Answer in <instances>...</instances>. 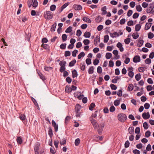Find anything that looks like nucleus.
Masks as SVG:
<instances>
[{"mask_svg":"<svg viewBox=\"0 0 154 154\" xmlns=\"http://www.w3.org/2000/svg\"><path fill=\"white\" fill-rule=\"evenodd\" d=\"M118 119L121 122H124L127 119L126 115L123 113H120L118 114Z\"/></svg>","mask_w":154,"mask_h":154,"instance_id":"obj_1","label":"nucleus"},{"mask_svg":"<svg viewBox=\"0 0 154 154\" xmlns=\"http://www.w3.org/2000/svg\"><path fill=\"white\" fill-rule=\"evenodd\" d=\"M44 16L46 19L49 20L52 18L53 14L50 11H47L45 13Z\"/></svg>","mask_w":154,"mask_h":154,"instance_id":"obj_2","label":"nucleus"},{"mask_svg":"<svg viewBox=\"0 0 154 154\" xmlns=\"http://www.w3.org/2000/svg\"><path fill=\"white\" fill-rule=\"evenodd\" d=\"M91 121L94 128H97L98 127H99V125L97 122L96 120L94 119L93 118H91Z\"/></svg>","mask_w":154,"mask_h":154,"instance_id":"obj_3","label":"nucleus"},{"mask_svg":"<svg viewBox=\"0 0 154 154\" xmlns=\"http://www.w3.org/2000/svg\"><path fill=\"white\" fill-rule=\"evenodd\" d=\"M40 143L37 142L34 146V150L35 151V154H39L38 149L40 146Z\"/></svg>","mask_w":154,"mask_h":154,"instance_id":"obj_4","label":"nucleus"},{"mask_svg":"<svg viewBox=\"0 0 154 154\" xmlns=\"http://www.w3.org/2000/svg\"><path fill=\"white\" fill-rule=\"evenodd\" d=\"M142 117L144 119H149L150 117V115L149 113L148 112L146 113L145 112L143 113Z\"/></svg>","mask_w":154,"mask_h":154,"instance_id":"obj_5","label":"nucleus"},{"mask_svg":"<svg viewBox=\"0 0 154 154\" xmlns=\"http://www.w3.org/2000/svg\"><path fill=\"white\" fill-rule=\"evenodd\" d=\"M52 126L54 128L55 131L57 132L58 131V125L56 124L55 121L54 120L52 121Z\"/></svg>","mask_w":154,"mask_h":154,"instance_id":"obj_6","label":"nucleus"},{"mask_svg":"<svg viewBox=\"0 0 154 154\" xmlns=\"http://www.w3.org/2000/svg\"><path fill=\"white\" fill-rule=\"evenodd\" d=\"M140 56L138 55L135 56L133 58V61L134 63L140 62Z\"/></svg>","mask_w":154,"mask_h":154,"instance_id":"obj_7","label":"nucleus"},{"mask_svg":"<svg viewBox=\"0 0 154 154\" xmlns=\"http://www.w3.org/2000/svg\"><path fill=\"white\" fill-rule=\"evenodd\" d=\"M73 7L75 10H80L82 9V7L80 5H74Z\"/></svg>","mask_w":154,"mask_h":154,"instance_id":"obj_8","label":"nucleus"},{"mask_svg":"<svg viewBox=\"0 0 154 154\" xmlns=\"http://www.w3.org/2000/svg\"><path fill=\"white\" fill-rule=\"evenodd\" d=\"M72 77L73 78L76 77L78 76V74L77 71L75 69H74L72 72Z\"/></svg>","mask_w":154,"mask_h":154,"instance_id":"obj_9","label":"nucleus"},{"mask_svg":"<svg viewBox=\"0 0 154 154\" xmlns=\"http://www.w3.org/2000/svg\"><path fill=\"white\" fill-rule=\"evenodd\" d=\"M128 131L131 134H132L134 133V127H130L128 128Z\"/></svg>","mask_w":154,"mask_h":154,"instance_id":"obj_10","label":"nucleus"},{"mask_svg":"<svg viewBox=\"0 0 154 154\" xmlns=\"http://www.w3.org/2000/svg\"><path fill=\"white\" fill-rule=\"evenodd\" d=\"M57 25L56 23H55L51 26V31L52 32H54L55 31L56 26Z\"/></svg>","mask_w":154,"mask_h":154,"instance_id":"obj_11","label":"nucleus"},{"mask_svg":"<svg viewBox=\"0 0 154 154\" xmlns=\"http://www.w3.org/2000/svg\"><path fill=\"white\" fill-rule=\"evenodd\" d=\"M151 23H147L146 24L145 26V29L146 30H147L149 29L151 26Z\"/></svg>","mask_w":154,"mask_h":154,"instance_id":"obj_12","label":"nucleus"},{"mask_svg":"<svg viewBox=\"0 0 154 154\" xmlns=\"http://www.w3.org/2000/svg\"><path fill=\"white\" fill-rule=\"evenodd\" d=\"M76 60L74 59L69 62V66L70 67H72L74 66L76 63Z\"/></svg>","mask_w":154,"mask_h":154,"instance_id":"obj_13","label":"nucleus"},{"mask_svg":"<svg viewBox=\"0 0 154 154\" xmlns=\"http://www.w3.org/2000/svg\"><path fill=\"white\" fill-rule=\"evenodd\" d=\"M38 73L40 78L43 81H44L46 79L45 77L40 72H38Z\"/></svg>","mask_w":154,"mask_h":154,"instance_id":"obj_14","label":"nucleus"},{"mask_svg":"<svg viewBox=\"0 0 154 154\" xmlns=\"http://www.w3.org/2000/svg\"><path fill=\"white\" fill-rule=\"evenodd\" d=\"M141 27V25L139 24L136 25L135 26V31L137 32L139 31Z\"/></svg>","mask_w":154,"mask_h":154,"instance_id":"obj_15","label":"nucleus"},{"mask_svg":"<svg viewBox=\"0 0 154 154\" xmlns=\"http://www.w3.org/2000/svg\"><path fill=\"white\" fill-rule=\"evenodd\" d=\"M82 20L86 22H87L89 23H91V20H90V19L85 17H84Z\"/></svg>","mask_w":154,"mask_h":154,"instance_id":"obj_16","label":"nucleus"},{"mask_svg":"<svg viewBox=\"0 0 154 154\" xmlns=\"http://www.w3.org/2000/svg\"><path fill=\"white\" fill-rule=\"evenodd\" d=\"M113 54L117 57V58H116V59H118L119 58V56H118V50H114L112 52Z\"/></svg>","mask_w":154,"mask_h":154,"instance_id":"obj_17","label":"nucleus"},{"mask_svg":"<svg viewBox=\"0 0 154 154\" xmlns=\"http://www.w3.org/2000/svg\"><path fill=\"white\" fill-rule=\"evenodd\" d=\"M139 36V35L138 32L134 33L132 34V37L134 39H137Z\"/></svg>","mask_w":154,"mask_h":154,"instance_id":"obj_18","label":"nucleus"},{"mask_svg":"<svg viewBox=\"0 0 154 154\" xmlns=\"http://www.w3.org/2000/svg\"><path fill=\"white\" fill-rule=\"evenodd\" d=\"M81 108V107L80 105L79 104H76L75 106V112H79Z\"/></svg>","mask_w":154,"mask_h":154,"instance_id":"obj_19","label":"nucleus"},{"mask_svg":"<svg viewBox=\"0 0 154 154\" xmlns=\"http://www.w3.org/2000/svg\"><path fill=\"white\" fill-rule=\"evenodd\" d=\"M102 18L100 16H98L95 19V21L97 23H99L101 22Z\"/></svg>","mask_w":154,"mask_h":154,"instance_id":"obj_20","label":"nucleus"},{"mask_svg":"<svg viewBox=\"0 0 154 154\" xmlns=\"http://www.w3.org/2000/svg\"><path fill=\"white\" fill-rule=\"evenodd\" d=\"M91 33L89 32H86L84 34V36L85 38H89L91 36Z\"/></svg>","mask_w":154,"mask_h":154,"instance_id":"obj_21","label":"nucleus"},{"mask_svg":"<svg viewBox=\"0 0 154 154\" xmlns=\"http://www.w3.org/2000/svg\"><path fill=\"white\" fill-rule=\"evenodd\" d=\"M106 7L104 6L101 8V11H103L102 13V15H105L107 13V12L106 11Z\"/></svg>","mask_w":154,"mask_h":154,"instance_id":"obj_22","label":"nucleus"},{"mask_svg":"<svg viewBox=\"0 0 154 154\" xmlns=\"http://www.w3.org/2000/svg\"><path fill=\"white\" fill-rule=\"evenodd\" d=\"M109 40V36L108 35H106L104 36L103 42L105 43H107Z\"/></svg>","mask_w":154,"mask_h":154,"instance_id":"obj_23","label":"nucleus"},{"mask_svg":"<svg viewBox=\"0 0 154 154\" xmlns=\"http://www.w3.org/2000/svg\"><path fill=\"white\" fill-rule=\"evenodd\" d=\"M94 68L93 66H91L90 67L88 71V72L89 74H92L94 72Z\"/></svg>","mask_w":154,"mask_h":154,"instance_id":"obj_24","label":"nucleus"},{"mask_svg":"<svg viewBox=\"0 0 154 154\" xmlns=\"http://www.w3.org/2000/svg\"><path fill=\"white\" fill-rule=\"evenodd\" d=\"M85 55V54L84 52H81L78 56V58L79 59H80L82 57H83Z\"/></svg>","mask_w":154,"mask_h":154,"instance_id":"obj_25","label":"nucleus"},{"mask_svg":"<svg viewBox=\"0 0 154 154\" xmlns=\"http://www.w3.org/2000/svg\"><path fill=\"white\" fill-rule=\"evenodd\" d=\"M66 62L64 60H62L60 62L59 65L60 66H65Z\"/></svg>","mask_w":154,"mask_h":154,"instance_id":"obj_26","label":"nucleus"},{"mask_svg":"<svg viewBox=\"0 0 154 154\" xmlns=\"http://www.w3.org/2000/svg\"><path fill=\"white\" fill-rule=\"evenodd\" d=\"M112 57V54L110 53H107L106 54V57L107 59H110Z\"/></svg>","mask_w":154,"mask_h":154,"instance_id":"obj_27","label":"nucleus"},{"mask_svg":"<svg viewBox=\"0 0 154 154\" xmlns=\"http://www.w3.org/2000/svg\"><path fill=\"white\" fill-rule=\"evenodd\" d=\"M135 78L136 79V80L137 81H139L141 78V76L140 74V73H138L137 74L135 75Z\"/></svg>","mask_w":154,"mask_h":154,"instance_id":"obj_28","label":"nucleus"},{"mask_svg":"<svg viewBox=\"0 0 154 154\" xmlns=\"http://www.w3.org/2000/svg\"><path fill=\"white\" fill-rule=\"evenodd\" d=\"M72 30V27L71 26H69L66 29L65 32L67 33H70Z\"/></svg>","mask_w":154,"mask_h":154,"instance_id":"obj_29","label":"nucleus"},{"mask_svg":"<svg viewBox=\"0 0 154 154\" xmlns=\"http://www.w3.org/2000/svg\"><path fill=\"white\" fill-rule=\"evenodd\" d=\"M95 103H91L89 107V109L90 110H93V108L95 106Z\"/></svg>","mask_w":154,"mask_h":154,"instance_id":"obj_30","label":"nucleus"},{"mask_svg":"<svg viewBox=\"0 0 154 154\" xmlns=\"http://www.w3.org/2000/svg\"><path fill=\"white\" fill-rule=\"evenodd\" d=\"M17 143L20 144H21L23 142L22 139L20 137H17Z\"/></svg>","mask_w":154,"mask_h":154,"instance_id":"obj_31","label":"nucleus"},{"mask_svg":"<svg viewBox=\"0 0 154 154\" xmlns=\"http://www.w3.org/2000/svg\"><path fill=\"white\" fill-rule=\"evenodd\" d=\"M69 4V2H67L65 3L63 5H62L61 7V11H62Z\"/></svg>","mask_w":154,"mask_h":154,"instance_id":"obj_32","label":"nucleus"},{"mask_svg":"<svg viewBox=\"0 0 154 154\" xmlns=\"http://www.w3.org/2000/svg\"><path fill=\"white\" fill-rule=\"evenodd\" d=\"M56 7L55 5H52L51 6L50 9L51 11H54L55 10Z\"/></svg>","mask_w":154,"mask_h":154,"instance_id":"obj_33","label":"nucleus"},{"mask_svg":"<svg viewBox=\"0 0 154 154\" xmlns=\"http://www.w3.org/2000/svg\"><path fill=\"white\" fill-rule=\"evenodd\" d=\"M136 8L137 10L139 12H140L142 10V8L140 5H137L136 7Z\"/></svg>","mask_w":154,"mask_h":154,"instance_id":"obj_34","label":"nucleus"},{"mask_svg":"<svg viewBox=\"0 0 154 154\" xmlns=\"http://www.w3.org/2000/svg\"><path fill=\"white\" fill-rule=\"evenodd\" d=\"M143 43V40H140L139 43L137 44V46L138 47H141Z\"/></svg>","mask_w":154,"mask_h":154,"instance_id":"obj_35","label":"nucleus"},{"mask_svg":"<svg viewBox=\"0 0 154 154\" xmlns=\"http://www.w3.org/2000/svg\"><path fill=\"white\" fill-rule=\"evenodd\" d=\"M65 91L67 92H71L72 91L71 88H70L69 86H66V87Z\"/></svg>","mask_w":154,"mask_h":154,"instance_id":"obj_36","label":"nucleus"},{"mask_svg":"<svg viewBox=\"0 0 154 154\" xmlns=\"http://www.w3.org/2000/svg\"><path fill=\"white\" fill-rule=\"evenodd\" d=\"M143 127L145 129H147L149 128L148 123L146 122H145L143 124Z\"/></svg>","mask_w":154,"mask_h":154,"instance_id":"obj_37","label":"nucleus"},{"mask_svg":"<svg viewBox=\"0 0 154 154\" xmlns=\"http://www.w3.org/2000/svg\"><path fill=\"white\" fill-rule=\"evenodd\" d=\"M80 140L79 138L76 139L75 142V143L76 146H78L80 143Z\"/></svg>","mask_w":154,"mask_h":154,"instance_id":"obj_38","label":"nucleus"},{"mask_svg":"<svg viewBox=\"0 0 154 154\" xmlns=\"http://www.w3.org/2000/svg\"><path fill=\"white\" fill-rule=\"evenodd\" d=\"M62 40L63 42L66 41L67 40V36L66 34H63L62 36Z\"/></svg>","mask_w":154,"mask_h":154,"instance_id":"obj_39","label":"nucleus"},{"mask_svg":"<svg viewBox=\"0 0 154 154\" xmlns=\"http://www.w3.org/2000/svg\"><path fill=\"white\" fill-rule=\"evenodd\" d=\"M151 135V132L149 131H147L145 133V136L146 137H148Z\"/></svg>","mask_w":154,"mask_h":154,"instance_id":"obj_40","label":"nucleus"},{"mask_svg":"<svg viewBox=\"0 0 154 154\" xmlns=\"http://www.w3.org/2000/svg\"><path fill=\"white\" fill-rule=\"evenodd\" d=\"M66 43L62 44L60 45V47L61 49H65L66 48Z\"/></svg>","mask_w":154,"mask_h":154,"instance_id":"obj_41","label":"nucleus"},{"mask_svg":"<svg viewBox=\"0 0 154 154\" xmlns=\"http://www.w3.org/2000/svg\"><path fill=\"white\" fill-rule=\"evenodd\" d=\"M70 55H71V53L70 51H67L65 52L64 56L65 57L69 56H70Z\"/></svg>","mask_w":154,"mask_h":154,"instance_id":"obj_42","label":"nucleus"},{"mask_svg":"<svg viewBox=\"0 0 154 154\" xmlns=\"http://www.w3.org/2000/svg\"><path fill=\"white\" fill-rule=\"evenodd\" d=\"M78 51L77 50H74L72 53V55L73 57H75L76 56V54L77 53Z\"/></svg>","mask_w":154,"mask_h":154,"instance_id":"obj_43","label":"nucleus"},{"mask_svg":"<svg viewBox=\"0 0 154 154\" xmlns=\"http://www.w3.org/2000/svg\"><path fill=\"white\" fill-rule=\"evenodd\" d=\"M145 63L148 64H150L151 62V60L150 58H147L145 60Z\"/></svg>","mask_w":154,"mask_h":154,"instance_id":"obj_44","label":"nucleus"},{"mask_svg":"<svg viewBox=\"0 0 154 154\" xmlns=\"http://www.w3.org/2000/svg\"><path fill=\"white\" fill-rule=\"evenodd\" d=\"M133 88L134 86L132 84H131L129 85L128 87V88L129 91H131L133 89Z\"/></svg>","mask_w":154,"mask_h":154,"instance_id":"obj_45","label":"nucleus"},{"mask_svg":"<svg viewBox=\"0 0 154 154\" xmlns=\"http://www.w3.org/2000/svg\"><path fill=\"white\" fill-rule=\"evenodd\" d=\"M154 34L151 32H149L148 34V38L149 39H152L154 37Z\"/></svg>","mask_w":154,"mask_h":154,"instance_id":"obj_46","label":"nucleus"},{"mask_svg":"<svg viewBox=\"0 0 154 154\" xmlns=\"http://www.w3.org/2000/svg\"><path fill=\"white\" fill-rule=\"evenodd\" d=\"M130 38H128L125 39L124 42L126 44H128L130 42Z\"/></svg>","mask_w":154,"mask_h":154,"instance_id":"obj_47","label":"nucleus"},{"mask_svg":"<svg viewBox=\"0 0 154 154\" xmlns=\"http://www.w3.org/2000/svg\"><path fill=\"white\" fill-rule=\"evenodd\" d=\"M97 41H98L99 42H100V38L99 36L98 35H97L94 39V42H95L96 44L97 43Z\"/></svg>","mask_w":154,"mask_h":154,"instance_id":"obj_48","label":"nucleus"},{"mask_svg":"<svg viewBox=\"0 0 154 154\" xmlns=\"http://www.w3.org/2000/svg\"><path fill=\"white\" fill-rule=\"evenodd\" d=\"M32 4L33 7L35 8L38 5V2H37V1H34Z\"/></svg>","mask_w":154,"mask_h":154,"instance_id":"obj_49","label":"nucleus"},{"mask_svg":"<svg viewBox=\"0 0 154 154\" xmlns=\"http://www.w3.org/2000/svg\"><path fill=\"white\" fill-rule=\"evenodd\" d=\"M110 87L111 89L113 90H116L117 88L116 86L114 84H111L110 85Z\"/></svg>","mask_w":154,"mask_h":154,"instance_id":"obj_50","label":"nucleus"},{"mask_svg":"<svg viewBox=\"0 0 154 154\" xmlns=\"http://www.w3.org/2000/svg\"><path fill=\"white\" fill-rule=\"evenodd\" d=\"M97 72L98 73H101L102 72V68L100 66H99L97 68Z\"/></svg>","mask_w":154,"mask_h":154,"instance_id":"obj_51","label":"nucleus"},{"mask_svg":"<svg viewBox=\"0 0 154 154\" xmlns=\"http://www.w3.org/2000/svg\"><path fill=\"white\" fill-rule=\"evenodd\" d=\"M66 81L69 84L72 82V79L70 77H67L66 79Z\"/></svg>","mask_w":154,"mask_h":154,"instance_id":"obj_52","label":"nucleus"},{"mask_svg":"<svg viewBox=\"0 0 154 154\" xmlns=\"http://www.w3.org/2000/svg\"><path fill=\"white\" fill-rule=\"evenodd\" d=\"M86 62L87 64L90 65L91 63V59L90 58H87L86 60Z\"/></svg>","mask_w":154,"mask_h":154,"instance_id":"obj_53","label":"nucleus"},{"mask_svg":"<svg viewBox=\"0 0 154 154\" xmlns=\"http://www.w3.org/2000/svg\"><path fill=\"white\" fill-rule=\"evenodd\" d=\"M65 66H60V72H63L64 71H66V68L65 67Z\"/></svg>","mask_w":154,"mask_h":154,"instance_id":"obj_54","label":"nucleus"},{"mask_svg":"<svg viewBox=\"0 0 154 154\" xmlns=\"http://www.w3.org/2000/svg\"><path fill=\"white\" fill-rule=\"evenodd\" d=\"M134 75V72L132 71H129L128 73V75L131 78L133 77Z\"/></svg>","mask_w":154,"mask_h":154,"instance_id":"obj_55","label":"nucleus"},{"mask_svg":"<svg viewBox=\"0 0 154 154\" xmlns=\"http://www.w3.org/2000/svg\"><path fill=\"white\" fill-rule=\"evenodd\" d=\"M130 143L128 140L126 141L125 144V148H127L130 145Z\"/></svg>","mask_w":154,"mask_h":154,"instance_id":"obj_56","label":"nucleus"},{"mask_svg":"<svg viewBox=\"0 0 154 154\" xmlns=\"http://www.w3.org/2000/svg\"><path fill=\"white\" fill-rule=\"evenodd\" d=\"M66 143V140L65 138H63L62 139V141H60V144L61 145H64Z\"/></svg>","mask_w":154,"mask_h":154,"instance_id":"obj_57","label":"nucleus"},{"mask_svg":"<svg viewBox=\"0 0 154 154\" xmlns=\"http://www.w3.org/2000/svg\"><path fill=\"white\" fill-rule=\"evenodd\" d=\"M52 69V68L50 66H45L44 69L46 71H49L51 70Z\"/></svg>","mask_w":154,"mask_h":154,"instance_id":"obj_58","label":"nucleus"},{"mask_svg":"<svg viewBox=\"0 0 154 154\" xmlns=\"http://www.w3.org/2000/svg\"><path fill=\"white\" fill-rule=\"evenodd\" d=\"M19 117L20 119L22 121L26 119V116L24 114L21 115L19 116Z\"/></svg>","mask_w":154,"mask_h":154,"instance_id":"obj_59","label":"nucleus"},{"mask_svg":"<svg viewBox=\"0 0 154 154\" xmlns=\"http://www.w3.org/2000/svg\"><path fill=\"white\" fill-rule=\"evenodd\" d=\"M139 16V14L137 13H135L133 15V17L134 19H136Z\"/></svg>","mask_w":154,"mask_h":154,"instance_id":"obj_60","label":"nucleus"},{"mask_svg":"<svg viewBox=\"0 0 154 154\" xmlns=\"http://www.w3.org/2000/svg\"><path fill=\"white\" fill-rule=\"evenodd\" d=\"M41 46L44 49H48L49 48V45H48L45 44H42L41 45Z\"/></svg>","mask_w":154,"mask_h":154,"instance_id":"obj_61","label":"nucleus"},{"mask_svg":"<svg viewBox=\"0 0 154 154\" xmlns=\"http://www.w3.org/2000/svg\"><path fill=\"white\" fill-rule=\"evenodd\" d=\"M115 110V108L113 106H111L109 108V111L111 112H114Z\"/></svg>","mask_w":154,"mask_h":154,"instance_id":"obj_62","label":"nucleus"},{"mask_svg":"<svg viewBox=\"0 0 154 154\" xmlns=\"http://www.w3.org/2000/svg\"><path fill=\"white\" fill-rule=\"evenodd\" d=\"M50 152L52 153V154H55L56 153V151L55 150V149L54 148H50Z\"/></svg>","mask_w":154,"mask_h":154,"instance_id":"obj_63","label":"nucleus"},{"mask_svg":"<svg viewBox=\"0 0 154 154\" xmlns=\"http://www.w3.org/2000/svg\"><path fill=\"white\" fill-rule=\"evenodd\" d=\"M133 152L134 154H140V151L137 149H135L133 151Z\"/></svg>","mask_w":154,"mask_h":154,"instance_id":"obj_64","label":"nucleus"}]
</instances>
